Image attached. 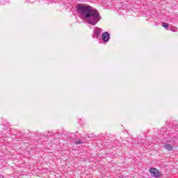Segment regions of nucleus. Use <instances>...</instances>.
Here are the masks:
<instances>
[{
	"mask_svg": "<svg viewBox=\"0 0 178 178\" xmlns=\"http://www.w3.org/2000/svg\"><path fill=\"white\" fill-rule=\"evenodd\" d=\"M76 13L87 19L88 24L95 26L99 19V13L90 6L79 3L76 5Z\"/></svg>",
	"mask_w": 178,
	"mask_h": 178,
	"instance_id": "f257e3e1",
	"label": "nucleus"
},
{
	"mask_svg": "<svg viewBox=\"0 0 178 178\" xmlns=\"http://www.w3.org/2000/svg\"><path fill=\"white\" fill-rule=\"evenodd\" d=\"M149 172L153 177H161L162 176V174L154 168H151Z\"/></svg>",
	"mask_w": 178,
	"mask_h": 178,
	"instance_id": "f03ea898",
	"label": "nucleus"
},
{
	"mask_svg": "<svg viewBox=\"0 0 178 178\" xmlns=\"http://www.w3.org/2000/svg\"><path fill=\"white\" fill-rule=\"evenodd\" d=\"M102 40L104 42L106 43L111 40V35L108 32H104L102 35Z\"/></svg>",
	"mask_w": 178,
	"mask_h": 178,
	"instance_id": "7ed1b4c3",
	"label": "nucleus"
},
{
	"mask_svg": "<svg viewBox=\"0 0 178 178\" xmlns=\"http://www.w3.org/2000/svg\"><path fill=\"white\" fill-rule=\"evenodd\" d=\"M102 30L98 27H95V35H96V38H98L99 37V34H101V32Z\"/></svg>",
	"mask_w": 178,
	"mask_h": 178,
	"instance_id": "20e7f679",
	"label": "nucleus"
},
{
	"mask_svg": "<svg viewBox=\"0 0 178 178\" xmlns=\"http://www.w3.org/2000/svg\"><path fill=\"white\" fill-rule=\"evenodd\" d=\"M164 148H165V149H168V151H172V149H173V146H172V145L170 144H168L164 146Z\"/></svg>",
	"mask_w": 178,
	"mask_h": 178,
	"instance_id": "39448f33",
	"label": "nucleus"
},
{
	"mask_svg": "<svg viewBox=\"0 0 178 178\" xmlns=\"http://www.w3.org/2000/svg\"><path fill=\"white\" fill-rule=\"evenodd\" d=\"M170 31H173V32L176 33V31H177V27H176V26H171L170 28Z\"/></svg>",
	"mask_w": 178,
	"mask_h": 178,
	"instance_id": "423d86ee",
	"label": "nucleus"
},
{
	"mask_svg": "<svg viewBox=\"0 0 178 178\" xmlns=\"http://www.w3.org/2000/svg\"><path fill=\"white\" fill-rule=\"evenodd\" d=\"M162 26L165 27L166 29H169V25L166 22H163Z\"/></svg>",
	"mask_w": 178,
	"mask_h": 178,
	"instance_id": "0eeeda50",
	"label": "nucleus"
},
{
	"mask_svg": "<svg viewBox=\"0 0 178 178\" xmlns=\"http://www.w3.org/2000/svg\"><path fill=\"white\" fill-rule=\"evenodd\" d=\"M75 144H76V145L79 144H83V141H81V140L75 141Z\"/></svg>",
	"mask_w": 178,
	"mask_h": 178,
	"instance_id": "6e6552de",
	"label": "nucleus"
},
{
	"mask_svg": "<svg viewBox=\"0 0 178 178\" xmlns=\"http://www.w3.org/2000/svg\"><path fill=\"white\" fill-rule=\"evenodd\" d=\"M93 38H95V35H93Z\"/></svg>",
	"mask_w": 178,
	"mask_h": 178,
	"instance_id": "1a4fd4ad",
	"label": "nucleus"
}]
</instances>
